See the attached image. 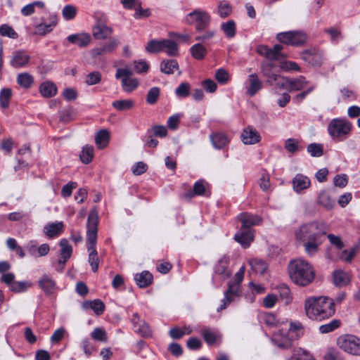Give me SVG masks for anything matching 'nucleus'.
<instances>
[{
    "label": "nucleus",
    "mask_w": 360,
    "mask_h": 360,
    "mask_svg": "<svg viewBox=\"0 0 360 360\" xmlns=\"http://www.w3.org/2000/svg\"><path fill=\"white\" fill-rule=\"evenodd\" d=\"M327 230L326 223L312 221L300 226L295 231V238L303 243L306 253L313 257L318 252Z\"/></svg>",
    "instance_id": "obj_1"
},
{
    "label": "nucleus",
    "mask_w": 360,
    "mask_h": 360,
    "mask_svg": "<svg viewBox=\"0 0 360 360\" xmlns=\"http://www.w3.org/2000/svg\"><path fill=\"white\" fill-rule=\"evenodd\" d=\"M304 310L309 319L321 321L335 314V302L326 296L311 297L305 300Z\"/></svg>",
    "instance_id": "obj_2"
},
{
    "label": "nucleus",
    "mask_w": 360,
    "mask_h": 360,
    "mask_svg": "<svg viewBox=\"0 0 360 360\" xmlns=\"http://www.w3.org/2000/svg\"><path fill=\"white\" fill-rule=\"evenodd\" d=\"M98 225V211L96 207H94L89 214L86 225V248L89 252L88 262L94 272H96L99 266V259L96 249Z\"/></svg>",
    "instance_id": "obj_3"
},
{
    "label": "nucleus",
    "mask_w": 360,
    "mask_h": 360,
    "mask_svg": "<svg viewBox=\"0 0 360 360\" xmlns=\"http://www.w3.org/2000/svg\"><path fill=\"white\" fill-rule=\"evenodd\" d=\"M288 274L291 281L300 286H307L314 279L315 271L311 264L302 259L290 262Z\"/></svg>",
    "instance_id": "obj_4"
},
{
    "label": "nucleus",
    "mask_w": 360,
    "mask_h": 360,
    "mask_svg": "<svg viewBox=\"0 0 360 360\" xmlns=\"http://www.w3.org/2000/svg\"><path fill=\"white\" fill-rule=\"evenodd\" d=\"M352 124L345 118H333L327 127L328 133L335 142L346 140L351 134Z\"/></svg>",
    "instance_id": "obj_5"
},
{
    "label": "nucleus",
    "mask_w": 360,
    "mask_h": 360,
    "mask_svg": "<svg viewBox=\"0 0 360 360\" xmlns=\"http://www.w3.org/2000/svg\"><path fill=\"white\" fill-rule=\"evenodd\" d=\"M184 21L189 25H194L197 32H202L210 26L211 16L207 11L195 8L185 15Z\"/></svg>",
    "instance_id": "obj_6"
},
{
    "label": "nucleus",
    "mask_w": 360,
    "mask_h": 360,
    "mask_svg": "<svg viewBox=\"0 0 360 360\" xmlns=\"http://www.w3.org/2000/svg\"><path fill=\"white\" fill-rule=\"evenodd\" d=\"M244 272L245 267L242 266L235 275V283H229V288L224 293V298L221 300L222 304L217 309L218 311L226 309L227 305L239 297V285L243 281Z\"/></svg>",
    "instance_id": "obj_7"
},
{
    "label": "nucleus",
    "mask_w": 360,
    "mask_h": 360,
    "mask_svg": "<svg viewBox=\"0 0 360 360\" xmlns=\"http://www.w3.org/2000/svg\"><path fill=\"white\" fill-rule=\"evenodd\" d=\"M337 344L340 349L350 354L360 356V339L353 335L340 336Z\"/></svg>",
    "instance_id": "obj_8"
},
{
    "label": "nucleus",
    "mask_w": 360,
    "mask_h": 360,
    "mask_svg": "<svg viewBox=\"0 0 360 360\" xmlns=\"http://www.w3.org/2000/svg\"><path fill=\"white\" fill-rule=\"evenodd\" d=\"M276 39L283 44L300 46L306 42L307 35L305 33L299 31H288L278 33Z\"/></svg>",
    "instance_id": "obj_9"
},
{
    "label": "nucleus",
    "mask_w": 360,
    "mask_h": 360,
    "mask_svg": "<svg viewBox=\"0 0 360 360\" xmlns=\"http://www.w3.org/2000/svg\"><path fill=\"white\" fill-rule=\"evenodd\" d=\"M107 18L104 15L96 17V24L92 28V34L96 39H105L112 33V29L106 25Z\"/></svg>",
    "instance_id": "obj_10"
},
{
    "label": "nucleus",
    "mask_w": 360,
    "mask_h": 360,
    "mask_svg": "<svg viewBox=\"0 0 360 360\" xmlns=\"http://www.w3.org/2000/svg\"><path fill=\"white\" fill-rule=\"evenodd\" d=\"M275 64L271 61H264L261 64V71L264 77H266V83L270 85L275 84L279 86L283 76L276 73L274 70Z\"/></svg>",
    "instance_id": "obj_11"
},
{
    "label": "nucleus",
    "mask_w": 360,
    "mask_h": 360,
    "mask_svg": "<svg viewBox=\"0 0 360 360\" xmlns=\"http://www.w3.org/2000/svg\"><path fill=\"white\" fill-rule=\"evenodd\" d=\"M309 84V82L303 76H300L295 79H290L283 77L280 82L279 89H286L288 91H300L304 89Z\"/></svg>",
    "instance_id": "obj_12"
},
{
    "label": "nucleus",
    "mask_w": 360,
    "mask_h": 360,
    "mask_svg": "<svg viewBox=\"0 0 360 360\" xmlns=\"http://www.w3.org/2000/svg\"><path fill=\"white\" fill-rule=\"evenodd\" d=\"M131 323L134 330L143 338H148L151 337L152 330L149 325L137 313H134L131 317Z\"/></svg>",
    "instance_id": "obj_13"
},
{
    "label": "nucleus",
    "mask_w": 360,
    "mask_h": 360,
    "mask_svg": "<svg viewBox=\"0 0 360 360\" xmlns=\"http://www.w3.org/2000/svg\"><path fill=\"white\" fill-rule=\"evenodd\" d=\"M40 289L46 295H53L58 289L55 279L48 274H43L37 281Z\"/></svg>",
    "instance_id": "obj_14"
},
{
    "label": "nucleus",
    "mask_w": 360,
    "mask_h": 360,
    "mask_svg": "<svg viewBox=\"0 0 360 360\" xmlns=\"http://www.w3.org/2000/svg\"><path fill=\"white\" fill-rule=\"evenodd\" d=\"M58 24V16L56 14L50 15L49 22H42L35 25L34 34L44 36L50 33Z\"/></svg>",
    "instance_id": "obj_15"
},
{
    "label": "nucleus",
    "mask_w": 360,
    "mask_h": 360,
    "mask_svg": "<svg viewBox=\"0 0 360 360\" xmlns=\"http://www.w3.org/2000/svg\"><path fill=\"white\" fill-rule=\"evenodd\" d=\"M240 138L242 142L245 145L256 144L261 140L259 134L252 126H248L243 130Z\"/></svg>",
    "instance_id": "obj_16"
},
{
    "label": "nucleus",
    "mask_w": 360,
    "mask_h": 360,
    "mask_svg": "<svg viewBox=\"0 0 360 360\" xmlns=\"http://www.w3.org/2000/svg\"><path fill=\"white\" fill-rule=\"evenodd\" d=\"M229 257L224 255L215 265L214 275L218 276L221 280L227 279L231 275V271L229 269Z\"/></svg>",
    "instance_id": "obj_17"
},
{
    "label": "nucleus",
    "mask_w": 360,
    "mask_h": 360,
    "mask_svg": "<svg viewBox=\"0 0 360 360\" xmlns=\"http://www.w3.org/2000/svg\"><path fill=\"white\" fill-rule=\"evenodd\" d=\"M234 239L243 248H247L254 240V231L252 229H240L235 234Z\"/></svg>",
    "instance_id": "obj_18"
},
{
    "label": "nucleus",
    "mask_w": 360,
    "mask_h": 360,
    "mask_svg": "<svg viewBox=\"0 0 360 360\" xmlns=\"http://www.w3.org/2000/svg\"><path fill=\"white\" fill-rule=\"evenodd\" d=\"M238 219L242 224L240 229H252V226L258 225L262 221L259 216L247 212L240 214Z\"/></svg>",
    "instance_id": "obj_19"
},
{
    "label": "nucleus",
    "mask_w": 360,
    "mask_h": 360,
    "mask_svg": "<svg viewBox=\"0 0 360 360\" xmlns=\"http://www.w3.org/2000/svg\"><path fill=\"white\" fill-rule=\"evenodd\" d=\"M293 190L299 193L311 186V181L302 174H297L292 181Z\"/></svg>",
    "instance_id": "obj_20"
},
{
    "label": "nucleus",
    "mask_w": 360,
    "mask_h": 360,
    "mask_svg": "<svg viewBox=\"0 0 360 360\" xmlns=\"http://www.w3.org/2000/svg\"><path fill=\"white\" fill-rule=\"evenodd\" d=\"M68 41L79 47L87 46L91 42V36L86 32L70 34L67 37Z\"/></svg>",
    "instance_id": "obj_21"
},
{
    "label": "nucleus",
    "mask_w": 360,
    "mask_h": 360,
    "mask_svg": "<svg viewBox=\"0 0 360 360\" xmlns=\"http://www.w3.org/2000/svg\"><path fill=\"white\" fill-rule=\"evenodd\" d=\"M30 60V56L26 51L18 50L13 53L11 65L14 68H21L26 65Z\"/></svg>",
    "instance_id": "obj_22"
},
{
    "label": "nucleus",
    "mask_w": 360,
    "mask_h": 360,
    "mask_svg": "<svg viewBox=\"0 0 360 360\" xmlns=\"http://www.w3.org/2000/svg\"><path fill=\"white\" fill-rule=\"evenodd\" d=\"M248 82L249 85L247 87V94L250 96H255L262 89V82L255 73L251 74L248 76Z\"/></svg>",
    "instance_id": "obj_23"
},
{
    "label": "nucleus",
    "mask_w": 360,
    "mask_h": 360,
    "mask_svg": "<svg viewBox=\"0 0 360 360\" xmlns=\"http://www.w3.org/2000/svg\"><path fill=\"white\" fill-rule=\"evenodd\" d=\"M200 334L205 342L209 345L215 344L221 338L219 332L214 331L207 327H204L201 329Z\"/></svg>",
    "instance_id": "obj_24"
},
{
    "label": "nucleus",
    "mask_w": 360,
    "mask_h": 360,
    "mask_svg": "<svg viewBox=\"0 0 360 360\" xmlns=\"http://www.w3.org/2000/svg\"><path fill=\"white\" fill-rule=\"evenodd\" d=\"M82 308L84 310L91 309L97 316H100L105 311V304L101 300L96 299L93 301L84 302Z\"/></svg>",
    "instance_id": "obj_25"
},
{
    "label": "nucleus",
    "mask_w": 360,
    "mask_h": 360,
    "mask_svg": "<svg viewBox=\"0 0 360 360\" xmlns=\"http://www.w3.org/2000/svg\"><path fill=\"white\" fill-rule=\"evenodd\" d=\"M63 231V222L49 223L44 227V232L50 238L60 235Z\"/></svg>",
    "instance_id": "obj_26"
},
{
    "label": "nucleus",
    "mask_w": 360,
    "mask_h": 360,
    "mask_svg": "<svg viewBox=\"0 0 360 360\" xmlns=\"http://www.w3.org/2000/svg\"><path fill=\"white\" fill-rule=\"evenodd\" d=\"M317 203L328 210H332L335 206V201L325 190L319 193L317 198Z\"/></svg>",
    "instance_id": "obj_27"
},
{
    "label": "nucleus",
    "mask_w": 360,
    "mask_h": 360,
    "mask_svg": "<svg viewBox=\"0 0 360 360\" xmlns=\"http://www.w3.org/2000/svg\"><path fill=\"white\" fill-rule=\"evenodd\" d=\"M212 146L217 149L224 148L229 143L228 137L223 133H214L210 136Z\"/></svg>",
    "instance_id": "obj_28"
},
{
    "label": "nucleus",
    "mask_w": 360,
    "mask_h": 360,
    "mask_svg": "<svg viewBox=\"0 0 360 360\" xmlns=\"http://www.w3.org/2000/svg\"><path fill=\"white\" fill-rule=\"evenodd\" d=\"M160 71L166 75H172L179 70V64L176 60H163L160 65Z\"/></svg>",
    "instance_id": "obj_29"
},
{
    "label": "nucleus",
    "mask_w": 360,
    "mask_h": 360,
    "mask_svg": "<svg viewBox=\"0 0 360 360\" xmlns=\"http://www.w3.org/2000/svg\"><path fill=\"white\" fill-rule=\"evenodd\" d=\"M349 281L350 276L347 272L342 270H336L333 272V283L336 286L346 285Z\"/></svg>",
    "instance_id": "obj_30"
},
{
    "label": "nucleus",
    "mask_w": 360,
    "mask_h": 360,
    "mask_svg": "<svg viewBox=\"0 0 360 360\" xmlns=\"http://www.w3.org/2000/svg\"><path fill=\"white\" fill-rule=\"evenodd\" d=\"M134 280L140 288H146L151 284L153 281V275L147 271L137 274L134 276Z\"/></svg>",
    "instance_id": "obj_31"
},
{
    "label": "nucleus",
    "mask_w": 360,
    "mask_h": 360,
    "mask_svg": "<svg viewBox=\"0 0 360 360\" xmlns=\"http://www.w3.org/2000/svg\"><path fill=\"white\" fill-rule=\"evenodd\" d=\"M60 246L61 247L60 254L63 258L59 260V263L65 264L67 260L71 257L72 252V246L69 244L67 239H62L60 241Z\"/></svg>",
    "instance_id": "obj_32"
},
{
    "label": "nucleus",
    "mask_w": 360,
    "mask_h": 360,
    "mask_svg": "<svg viewBox=\"0 0 360 360\" xmlns=\"http://www.w3.org/2000/svg\"><path fill=\"white\" fill-rule=\"evenodd\" d=\"M162 51L169 56H176L179 53L178 44L170 39H162Z\"/></svg>",
    "instance_id": "obj_33"
},
{
    "label": "nucleus",
    "mask_w": 360,
    "mask_h": 360,
    "mask_svg": "<svg viewBox=\"0 0 360 360\" xmlns=\"http://www.w3.org/2000/svg\"><path fill=\"white\" fill-rule=\"evenodd\" d=\"M221 29L227 38L231 39L236 36V24L233 20H229L221 25Z\"/></svg>",
    "instance_id": "obj_34"
},
{
    "label": "nucleus",
    "mask_w": 360,
    "mask_h": 360,
    "mask_svg": "<svg viewBox=\"0 0 360 360\" xmlns=\"http://www.w3.org/2000/svg\"><path fill=\"white\" fill-rule=\"evenodd\" d=\"M39 91L44 97H52L56 94L57 88L53 82H46L39 86Z\"/></svg>",
    "instance_id": "obj_35"
},
{
    "label": "nucleus",
    "mask_w": 360,
    "mask_h": 360,
    "mask_svg": "<svg viewBox=\"0 0 360 360\" xmlns=\"http://www.w3.org/2000/svg\"><path fill=\"white\" fill-rule=\"evenodd\" d=\"M110 138L109 132L105 129L98 131L95 136V142L98 148H104L108 143Z\"/></svg>",
    "instance_id": "obj_36"
},
{
    "label": "nucleus",
    "mask_w": 360,
    "mask_h": 360,
    "mask_svg": "<svg viewBox=\"0 0 360 360\" xmlns=\"http://www.w3.org/2000/svg\"><path fill=\"white\" fill-rule=\"evenodd\" d=\"M139 84V82L136 78L124 77L122 79V87L125 92L130 93L135 90Z\"/></svg>",
    "instance_id": "obj_37"
},
{
    "label": "nucleus",
    "mask_w": 360,
    "mask_h": 360,
    "mask_svg": "<svg viewBox=\"0 0 360 360\" xmlns=\"http://www.w3.org/2000/svg\"><path fill=\"white\" fill-rule=\"evenodd\" d=\"M232 13V7L229 1H221L218 4L217 13L221 18H226L229 17Z\"/></svg>",
    "instance_id": "obj_38"
},
{
    "label": "nucleus",
    "mask_w": 360,
    "mask_h": 360,
    "mask_svg": "<svg viewBox=\"0 0 360 360\" xmlns=\"http://www.w3.org/2000/svg\"><path fill=\"white\" fill-rule=\"evenodd\" d=\"M192 56L196 60H202L207 53L206 48L200 43L193 45L190 49Z\"/></svg>",
    "instance_id": "obj_39"
},
{
    "label": "nucleus",
    "mask_w": 360,
    "mask_h": 360,
    "mask_svg": "<svg viewBox=\"0 0 360 360\" xmlns=\"http://www.w3.org/2000/svg\"><path fill=\"white\" fill-rule=\"evenodd\" d=\"M205 192V186L204 181L202 180L198 181L193 186V191L185 193V198L188 199L192 198L194 195H202Z\"/></svg>",
    "instance_id": "obj_40"
},
{
    "label": "nucleus",
    "mask_w": 360,
    "mask_h": 360,
    "mask_svg": "<svg viewBox=\"0 0 360 360\" xmlns=\"http://www.w3.org/2000/svg\"><path fill=\"white\" fill-rule=\"evenodd\" d=\"M134 101L131 99L117 100L112 103L114 108L120 111L128 110L134 106Z\"/></svg>",
    "instance_id": "obj_41"
},
{
    "label": "nucleus",
    "mask_w": 360,
    "mask_h": 360,
    "mask_svg": "<svg viewBox=\"0 0 360 360\" xmlns=\"http://www.w3.org/2000/svg\"><path fill=\"white\" fill-rule=\"evenodd\" d=\"M288 360H315L314 358L307 351L297 348L294 349L292 356Z\"/></svg>",
    "instance_id": "obj_42"
},
{
    "label": "nucleus",
    "mask_w": 360,
    "mask_h": 360,
    "mask_svg": "<svg viewBox=\"0 0 360 360\" xmlns=\"http://www.w3.org/2000/svg\"><path fill=\"white\" fill-rule=\"evenodd\" d=\"M32 286L29 281H14L9 289L17 293L23 292Z\"/></svg>",
    "instance_id": "obj_43"
},
{
    "label": "nucleus",
    "mask_w": 360,
    "mask_h": 360,
    "mask_svg": "<svg viewBox=\"0 0 360 360\" xmlns=\"http://www.w3.org/2000/svg\"><path fill=\"white\" fill-rule=\"evenodd\" d=\"M341 322L338 319H333L330 321L329 323L321 325L319 327V331L321 333H330L335 329L338 328L340 326Z\"/></svg>",
    "instance_id": "obj_44"
},
{
    "label": "nucleus",
    "mask_w": 360,
    "mask_h": 360,
    "mask_svg": "<svg viewBox=\"0 0 360 360\" xmlns=\"http://www.w3.org/2000/svg\"><path fill=\"white\" fill-rule=\"evenodd\" d=\"M17 82L24 88H29L33 84V77L29 73H21L18 75Z\"/></svg>",
    "instance_id": "obj_45"
},
{
    "label": "nucleus",
    "mask_w": 360,
    "mask_h": 360,
    "mask_svg": "<svg viewBox=\"0 0 360 360\" xmlns=\"http://www.w3.org/2000/svg\"><path fill=\"white\" fill-rule=\"evenodd\" d=\"M94 157V148L91 146L83 147L80 154V160L84 164L89 163Z\"/></svg>",
    "instance_id": "obj_46"
},
{
    "label": "nucleus",
    "mask_w": 360,
    "mask_h": 360,
    "mask_svg": "<svg viewBox=\"0 0 360 360\" xmlns=\"http://www.w3.org/2000/svg\"><path fill=\"white\" fill-rule=\"evenodd\" d=\"M250 265L255 272L259 274H264L267 268L266 264L264 261L259 259L250 260Z\"/></svg>",
    "instance_id": "obj_47"
},
{
    "label": "nucleus",
    "mask_w": 360,
    "mask_h": 360,
    "mask_svg": "<svg viewBox=\"0 0 360 360\" xmlns=\"http://www.w3.org/2000/svg\"><path fill=\"white\" fill-rule=\"evenodd\" d=\"M77 8L72 5H65L62 10V15L65 20H70L75 18L77 14Z\"/></svg>",
    "instance_id": "obj_48"
},
{
    "label": "nucleus",
    "mask_w": 360,
    "mask_h": 360,
    "mask_svg": "<svg viewBox=\"0 0 360 360\" xmlns=\"http://www.w3.org/2000/svg\"><path fill=\"white\" fill-rule=\"evenodd\" d=\"M146 51L148 53H158L162 51V40H156L152 39L150 40L146 47Z\"/></svg>",
    "instance_id": "obj_49"
},
{
    "label": "nucleus",
    "mask_w": 360,
    "mask_h": 360,
    "mask_svg": "<svg viewBox=\"0 0 360 360\" xmlns=\"http://www.w3.org/2000/svg\"><path fill=\"white\" fill-rule=\"evenodd\" d=\"M0 34L13 39H17L18 37V33L8 24H4L0 26Z\"/></svg>",
    "instance_id": "obj_50"
},
{
    "label": "nucleus",
    "mask_w": 360,
    "mask_h": 360,
    "mask_svg": "<svg viewBox=\"0 0 360 360\" xmlns=\"http://www.w3.org/2000/svg\"><path fill=\"white\" fill-rule=\"evenodd\" d=\"M307 152L312 157H321L323 153V147L322 144L312 143L308 145Z\"/></svg>",
    "instance_id": "obj_51"
},
{
    "label": "nucleus",
    "mask_w": 360,
    "mask_h": 360,
    "mask_svg": "<svg viewBox=\"0 0 360 360\" xmlns=\"http://www.w3.org/2000/svg\"><path fill=\"white\" fill-rule=\"evenodd\" d=\"M12 92L10 89H2L0 92V105L3 108H6L9 105Z\"/></svg>",
    "instance_id": "obj_52"
},
{
    "label": "nucleus",
    "mask_w": 360,
    "mask_h": 360,
    "mask_svg": "<svg viewBox=\"0 0 360 360\" xmlns=\"http://www.w3.org/2000/svg\"><path fill=\"white\" fill-rule=\"evenodd\" d=\"M191 85L187 82L181 83L175 90L176 95L179 98H186L190 94Z\"/></svg>",
    "instance_id": "obj_53"
},
{
    "label": "nucleus",
    "mask_w": 360,
    "mask_h": 360,
    "mask_svg": "<svg viewBox=\"0 0 360 360\" xmlns=\"http://www.w3.org/2000/svg\"><path fill=\"white\" fill-rule=\"evenodd\" d=\"M160 91L158 87L150 88L146 96V102L150 105L155 104L160 96Z\"/></svg>",
    "instance_id": "obj_54"
},
{
    "label": "nucleus",
    "mask_w": 360,
    "mask_h": 360,
    "mask_svg": "<svg viewBox=\"0 0 360 360\" xmlns=\"http://www.w3.org/2000/svg\"><path fill=\"white\" fill-rule=\"evenodd\" d=\"M135 71L137 73L147 72L149 69V65L145 60H136L134 61Z\"/></svg>",
    "instance_id": "obj_55"
},
{
    "label": "nucleus",
    "mask_w": 360,
    "mask_h": 360,
    "mask_svg": "<svg viewBox=\"0 0 360 360\" xmlns=\"http://www.w3.org/2000/svg\"><path fill=\"white\" fill-rule=\"evenodd\" d=\"M285 148L290 153H295L302 148L299 146V141L295 139H288L285 142Z\"/></svg>",
    "instance_id": "obj_56"
},
{
    "label": "nucleus",
    "mask_w": 360,
    "mask_h": 360,
    "mask_svg": "<svg viewBox=\"0 0 360 360\" xmlns=\"http://www.w3.org/2000/svg\"><path fill=\"white\" fill-rule=\"evenodd\" d=\"M101 80V75L99 72L94 71L89 73L86 77V83L88 85L98 84Z\"/></svg>",
    "instance_id": "obj_57"
},
{
    "label": "nucleus",
    "mask_w": 360,
    "mask_h": 360,
    "mask_svg": "<svg viewBox=\"0 0 360 360\" xmlns=\"http://www.w3.org/2000/svg\"><path fill=\"white\" fill-rule=\"evenodd\" d=\"M91 336L95 340L104 342L107 341L106 333L104 330L101 328H96L91 333Z\"/></svg>",
    "instance_id": "obj_58"
},
{
    "label": "nucleus",
    "mask_w": 360,
    "mask_h": 360,
    "mask_svg": "<svg viewBox=\"0 0 360 360\" xmlns=\"http://www.w3.org/2000/svg\"><path fill=\"white\" fill-rule=\"evenodd\" d=\"M263 321L269 327L277 326L278 320L276 316L271 313H266L262 315Z\"/></svg>",
    "instance_id": "obj_59"
},
{
    "label": "nucleus",
    "mask_w": 360,
    "mask_h": 360,
    "mask_svg": "<svg viewBox=\"0 0 360 360\" xmlns=\"http://www.w3.org/2000/svg\"><path fill=\"white\" fill-rule=\"evenodd\" d=\"M348 183V178L346 174H338L333 178V184L336 187L344 188Z\"/></svg>",
    "instance_id": "obj_60"
},
{
    "label": "nucleus",
    "mask_w": 360,
    "mask_h": 360,
    "mask_svg": "<svg viewBox=\"0 0 360 360\" xmlns=\"http://www.w3.org/2000/svg\"><path fill=\"white\" fill-rule=\"evenodd\" d=\"M327 238L330 244L335 246L337 249L341 250L344 248V243L340 236L330 233L327 236Z\"/></svg>",
    "instance_id": "obj_61"
},
{
    "label": "nucleus",
    "mask_w": 360,
    "mask_h": 360,
    "mask_svg": "<svg viewBox=\"0 0 360 360\" xmlns=\"http://www.w3.org/2000/svg\"><path fill=\"white\" fill-rule=\"evenodd\" d=\"M215 30H208L201 34L196 36L195 39L196 41L207 43V41H210L215 36Z\"/></svg>",
    "instance_id": "obj_62"
},
{
    "label": "nucleus",
    "mask_w": 360,
    "mask_h": 360,
    "mask_svg": "<svg viewBox=\"0 0 360 360\" xmlns=\"http://www.w3.org/2000/svg\"><path fill=\"white\" fill-rule=\"evenodd\" d=\"M316 88V86L315 85H311L307 89H306L305 91H303L302 92L297 94L294 98H293V101L297 103H301L305 98L306 96L310 94L312 91H314Z\"/></svg>",
    "instance_id": "obj_63"
},
{
    "label": "nucleus",
    "mask_w": 360,
    "mask_h": 360,
    "mask_svg": "<svg viewBox=\"0 0 360 360\" xmlns=\"http://www.w3.org/2000/svg\"><path fill=\"white\" fill-rule=\"evenodd\" d=\"M216 79L221 84H225L229 79L228 72L224 69H219L215 73Z\"/></svg>",
    "instance_id": "obj_64"
}]
</instances>
